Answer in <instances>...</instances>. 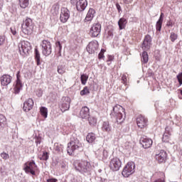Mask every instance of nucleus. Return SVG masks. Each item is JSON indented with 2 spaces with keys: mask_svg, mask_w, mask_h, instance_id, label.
Returning <instances> with one entry per match:
<instances>
[{
  "mask_svg": "<svg viewBox=\"0 0 182 182\" xmlns=\"http://www.w3.org/2000/svg\"><path fill=\"white\" fill-rule=\"evenodd\" d=\"M80 79L82 85H86L87 79H89V77H87L86 75H82Z\"/></svg>",
  "mask_w": 182,
  "mask_h": 182,
  "instance_id": "c9c22d12",
  "label": "nucleus"
},
{
  "mask_svg": "<svg viewBox=\"0 0 182 182\" xmlns=\"http://www.w3.org/2000/svg\"><path fill=\"white\" fill-rule=\"evenodd\" d=\"M2 9V6L0 4V11Z\"/></svg>",
  "mask_w": 182,
  "mask_h": 182,
  "instance_id": "bf43d9fd",
  "label": "nucleus"
},
{
  "mask_svg": "<svg viewBox=\"0 0 182 182\" xmlns=\"http://www.w3.org/2000/svg\"><path fill=\"white\" fill-rule=\"evenodd\" d=\"M11 32L12 35L16 34V28L15 27H11Z\"/></svg>",
  "mask_w": 182,
  "mask_h": 182,
  "instance_id": "de8ad7c7",
  "label": "nucleus"
},
{
  "mask_svg": "<svg viewBox=\"0 0 182 182\" xmlns=\"http://www.w3.org/2000/svg\"><path fill=\"white\" fill-rule=\"evenodd\" d=\"M40 112L41 116H43V117H44L45 119H46V117H48V108L45 107H41L40 108Z\"/></svg>",
  "mask_w": 182,
  "mask_h": 182,
  "instance_id": "c756f323",
  "label": "nucleus"
},
{
  "mask_svg": "<svg viewBox=\"0 0 182 182\" xmlns=\"http://www.w3.org/2000/svg\"><path fill=\"white\" fill-rule=\"evenodd\" d=\"M166 132H167V128H166ZM170 136H171L170 133L165 132L162 137V141H164L165 143H168V141H170Z\"/></svg>",
  "mask_w": 182,
  "mask_h": 182,
  "instance_id": "cd10ccee",
  "label": "nucleus"
},
{
  "mask_svg": "<svg viewBox=\"0 0 182 182\" xmlns=\"http://www.w3.org/2000/svg\"><path fill=\"white\" fill-rule=\"evenodd\" d=\"M111 115L114 117L118 124H122V123H123L126 119V113L124 112V109L123 107L119 105H117L113 107V111L111 113Z\"/></svg>",
  "mask_w": 182,
  "mask_h": 182,
  "instance_id": "f257e3e1",
  "label": "nucleus"
},
{
  "mask_svg": "<svg viewBox=\"0 0 182 182\" xmlns=\"http://www.w3.org/2000/svg\"><path fill=\"white\" fill-rule=\"evenodd\" d=\"M105 52H106V50H105L104 49L101 50V52L98 55L99 59H103V58H105V55L103 54L105 53Z\"/></svg>",
  "mask_w": 182,
  "mask_h": 182,
  "instance_id": "37998d69",
  "label": "nucleus"
},
{
  "mask_svg": "<svg viewBox=\"0 0 182 182\" xmlns=\"http://www.w3.org/2000/svg\"><path fill=\"white\" fill-rule=\"evenodd\" d=\"M70 17V11H69V9L65 7L61 8V12L60 16V21L63 22V23H65V22H68V19Z\"/></svg>",
  "mask_w": 182,
  "mask_h": 182,
  "instance_id": "9d476101",
  "label": "nucleus"
},
{
  "mask_svg": "<svg viewBox=\"0 0 182 182\" xmlns=\"http://www.w3.org/2000/svg\"><path fill=\"white\" fill-rule=\"evenodd\" d=\"M95 14H96L95 9H90L85 19V22H90L95 18Z\"/></svg>",
  "mask_w": 182,
  "mask_h": 182,
  "instance_id": "4be33fe9",
  "label": "nucleus"
},
{
  "mask_svg": "<svg viewBox=\"0 0 182 182\" xmlns=\"http://www.w3.org/2000/svg\"><path fill=\"white\" fill-rule=\"evenodd\" d=\"M180 90V92H181V95H182V90Z\"/></svg>",
  "mask_w": 182,
  "mask_h": 182,
  "instance_id": "052dcab7",
  "label": "nucleus"
},
{
  "mask_svg": "<svg viewBox=\"0 0 182 182\" xmlns=\"http://www.w3.org/2000/svg\"><path fill=\"white\" fill-rule=\"evenodd\" d=\"M89 108L87 107H83L80 111V117L81 119H89Z\"/></svg>",
  "mask_w": 182,
  "mask_h": 182,
  "instance_id": "412c9836",
  "label": "nucleus"
},
{
  "mask_svg": "<svg viewBox=\"0 0 182 182\" xmlns=\"http://www.w3.org/2000/svg\"><path fill=\"white\" fill-rule=\"evenodd\" d=\"M102 130L103 132H112V127H110V124L109 122H104L102 124Z\"/></svg>",
  "mask_w": 182,
  "mask_h": 182,
  "instance_id": "bb28decb",
  "label": "nucleus"
},
{
  "mask_svg": "<svg viewBox=\"0 0 182 182\" xmlns=\"http://www.w3.org/2000/svg\"><path fill=\"white\" fill-rule=\"evenodd\" d=\"M142 62L143 63H147L149 62V54H147V52L144 51L142 53Z\"/></svg>",
  "mask_w": 182,
  "mask_h": 182,
  "instance_id": "72a5a7b5",
  "label": "nucleus"
},
{
  "mask_svg": "<svg viewBox=\"0 0 182 182\" xmlns=\"http://www.w3.org/2000/svg\"><path fill=\"white\" fill-rule=\"evenodd\" d=\"M57 48H58L59 50H62V45H60V42L57 43Z\"/></svg>",
  "mask_w": 182,
  "mask_h": 182,
  "instance_id": "3c124183",
  "label": "nucleus"
},
{
  "mask_svg": "<svg viewBox=\"0 0 182 182\" xmlns=\"http://www.w3.org/2000/svg\"><path fill=\"white\" fill-rule=\"evenodd\" d=\"M49 159V154L48 152H43L42 156H40V160H44L46 161Z\"/></svg>",
  "mask_w": 182,
  "mask_h": 182,
  "instance_id": "e433bc0d",
  "label": "nucleus"
},
{
  "mask_svg": "<svg viewBox=\"0 0 182 182\" xmlns=\"http://www.w3.org/2000/svg\"><path fill=\"white\" fill-rule=\"evenodd\" d=\"M141 144L144 149H150L153 144V140L149 138H141L140 140Z\"/></svg>",
  "mask_w": 182,
  "mask_h": 182,
  "instance_id": "6ab92c4d",
  "label": "nucleus"
},
{
  "mask_svg": "<svg viewBox=\"0 0 182 182\" xmlns=\"http://www.w3.org/2000/svg\"><path fill=\"white\" fill-rule=\"evenodd\" d=\"M102 30V26L99 23L93 24L90 28V34L92 38H96L100 34Z\"/></svg>",
  "mask_w": 182,
  "mask_h": 182,
  "instance_id": "9b49d317",
  "label": "nucleus"
},
{
  "mask_svg": "<svg viewBox=\"0 0 182 182\" xmlns=\"http://www.w3.org/2000/svg\"><path fill=\"white\" fill-rule=\"evenodd\" d=\"M22 31L25 35H31L32 31L33 30V24L32 23V19L27 18L23 21L22 26Z\"/></svg>",
  "mask_w": 182,
  "mask_h": 182,
  "instance_id": "20e7f679",
  "label": "nucleus"
},
{
  "mask_svg": "<svg viewBox=\"0 0 182 182\" xmlns=\"http://www.w3.org/2000/svg\"><path fill=\"white\" fill-rule=\"evenodd\" d=\"M122 167V161L119 158H113L109 161V168L112 171H119Z\"/></svg>",
  "mask_w": 182,
  "mask_h": 182,
  "instance_id": "0eeeda50",
  "label": "nucleus"
},
{
  "mask_svg": "<svg viewBox=\"0 0 182 182\" xmlns=\"http://www.w3.org/2000/svg\"><path fill=\"white\" fill-rule=\"evenodd\" d=\"M150 46H151V36L147 35L145 36L142 43V49L143 50H149Z\"/></svg>",
  "mask_w": 182,
  "mask_h": 182,
  "instance_id": "f3484780",
  "label": "nucleus"
},
{
  "mask_svg": "<svg viewBox=\"0 0 182 182\" xmlns=\"http://www.w3.org/2000/svg\"><path fill=\"white\" fill-rule=\"evenodd\" d=\"M127 23V20H126V18H120L119 21H118V25H119V29L120 30L124 29Z\"/></svg>",
  "mask_w": 182,
  "mask_h": 182,
  "instance_id": "393cba45",
  "label": "nucleus"
},
{
  "mask_svg": "<svg viewBox=\"0 0 182 182\" xmlns=\"http://www.w3.org/2000/svg\"><path fill=\"white\" fill-rule=\"evenodd\" d=\"M33 109V100L32 98H28L23 103V112H31Z\"/></svg>",
  "mask_w": 182,
  "mask_h": 182,
  "instance_id": "2eb2a0df",
  "label": "nucleus"
},
{
  "mask_svg": "<svg viewBox=\"0 0 182 182\" xmlns=\"http://www.w3.org/2000/svg\"><path fill=\"white\" fill-rule=\"evenodd\" d=\"M36 164L35 161H32L24 164L23 170L26 173H30L32 176H35V170H36Z\"/></svg>",
  "mask_w": 182,
  "mask_h": 182,
  "instance_id": "1a4fd4ad",
  "label": "nucleus"
},
{
  "mask_svg": "<svg viewBox=\"0 0 182 182\" xmlns=\"http://www.w3.org/2000/svg\"><path fill=\"white\" fill-rule=\"evenodd\" d=\"M154 182H165V181H164V179L159 178L155 181Z\"/></svg>",
  "mask_w": 182,
  "mask_h": 182,
  "instance_id": "4d7b16f0",
  "label": "nucleus"
},
{
  "mask_svg": "<svg viewBox=\"0 0 182 182\" xmlns=\"http://www.w3.org/2000/svg\"><path fill=\"white\" fill-rule=\"evenodd\" d=\"M177 79L180 85H182V73L177 75Z\"/></svg>",
  "mask_w": 182,
  "mask_h": 182,
  "instance_id": "49530a36",
  "label": "nucleus"
},
{
  "mask_svg": "<svg viewBox=\"0 0 182 182\" xmlns=\"http://www.w3.org/2000/svg\"><path fill=\"white\" fill-rule=\"evenodd\" d=\"M155 159L158 163H164L167 159V152L164 150H161L155 155Z\"/></svg>",
  "mask_w": 182,
  "mask_h": 182,
  "instance_id": "4468645a",
  "label": "nucleus"
},
{
  "mask_svg": "<svg viewBox=\"0 0 182 182\" xmlns=\"http://www.w3.org/2000/svg\"><path fill=\"white\" fill-rule=\"evenodd\" d=\"M1 157H2L4 160H8V159H9V154L3 152L1 154Z\"/></svg>",
  "mask_w": 182,
  "mask_h": 182,
  "instance_id": "a19ab883",
  "label": "nucleus"
},
{
  "mask_svg": "<svg viewBox=\"0 0 182 182\" xmlns=\"http://www.w3.org/2000/svg\"><path fill=\"white\" fill-rule=\"evenodd\" d=\"M18 48L21 55H26L31 50V43L28 41H21L18 45Z\"/></svg>",
  "mask_w": 182,
  "mask_h": 182,
  "instance_id": "423d86ee",
  "label": "nucleus"
},
{
  "mask_svg": "<svg viewBox=\"0 0 182 182\" xmlns=\"http://www.w3.org/2000/svg\"><path fill=\"white\" fill-rule=\"evenodd\" d=\"M90 92L89 91V88L87 87H85L80 92L81 96H85V95H89Z\"/></svg>",
  "mask_w": 182,
  "mask_h": 182,
  "instance_id": "58836bf2",
  "label": "nucleus"
},
{
  "mask_svg": "<svg viewBox=\"0 0 182 182\" xmlns=\"http://www.w3.org/2000/svg\"><path fill=\"white\" fill-rule=\"evenodd\" d=\"M88 122L90 124V126H95L97 123V119L95 117H90L88 118Z\"/></svg>",
  "mask_w": 182,
  "mask_h": 182,
  "instance_id": "f704fd0d",
  "label": "nucleus"
},
{
  "mask_svg": "<svg viewBox=\"0 0 182 182\" xmlns=\"http://www.w3.org/2000/svg\"><path fill=\"white\" fill-rule=\"evenodd\" d=\"M178 38L177 34L174 33H171V36H170V39L171 41V42H174Z\"/></svg>",
  "mask_w": 182,
  "mask_h": 182,
  "instance_id": "ea45409f",
  "label": "nucleus"
},
{
  "mask_svg": "<svg viewBox=\"0 0 182 182\" xmlns=\"http://www.w3.org/2000/svg\"><path fill=\"white\" fill-rule=\"evenodd\" d=\"M80 149H82V144H80L79 140L76 139L68 143L67 151L69 156H72L73 153H75L76 151H79Z\"/></svg>",
  "mask_w": 182,
  "mask_h": 182,
  "instance_id": "7ed1b4c3",
  "label": "nucleus"
},
{
  "mask_svg": "<svg viewBox=\"0 0 182 182\" xmlns=\"http://www.w3.org/2000/svg\"><path fill=\"white\" fill-rule=\"evenodd\" d=\"M114 59V57L113 55H108V60L107 62H112Z\"/></svg>",
  "mask_w": 182,
  "mask_h": 182,
  "instance_id": "09e8293b",
  "label": "nucleus"
},
{
  "mask_svg": "<svg viewBox=\"0 0 182 182\" xmlns=\"http://www.w3.org/2000/svg\"><path fill=\"white\" fill-rule=\"evenodd\" d=\"M124 1L125 4H132V1L133 0H124Z\"/></svg>",
  "mask_w": 182,
  "mask_h": 182,
  "instance_id": "6e6d98bb",
  "label": "nucleus"
},
{
  "mask_svg": "<svg viewBox=\"0 0 182 182\" xmlns=\"http://www.w3.org/2000/svg\"><path fill=\"white\" fill-rule=\"evenodd\" d=\"M6 117L2 114H0V127H4V126H6Z\"/></svg>",
  "mask_w": 182,
  "mask_h": 182,
  "instance_id": "2f4dec72",
  "label": "nucleus"
},
{
  "mask_svg": "<svg viewBox=\"0 0 182 182\" xmlns=\"http://www.w3.org/2000/svg\"><path fill=\"white\" fill-rule=\"evenodd\" d=\"M166 26L173 27V21H171V20L168 21L166 23Z\"/></svg>",
  "mask_w": 182,
  "mask_h": 182,
  "instance_id": "864d4df0",
  "label": "nucleus"
},
{
  "mask_svg": "<svg viewBox=\"0 0 182 182\" xmlns=\"http://www.w3.org/2000/svg\"><path fill=\"white\" fill-rule=\"evenodd\" d=\"M163 18H164V14L161 13L159 17V21H161L163 22Z\"/></svg>",
  "mask_w": 182,
  "mask_h": 182,
  "instance_id": "5fc2aeb1",
  "label": "nucleus"
},
{
  "mask_svg": "<svg viewBox=\"0 0 182 182\" xmlns=\"http://www.w3.org/2000/svg\"><path fill=\"white\" fill-rule=\"evenodd\" d=\"M86 140L88 143H93L96 140V135L94 133H89L87 135Z\"/></svg>",
  "mask_w": 182,
  "mask_h": 182,
  "instance_id": "a878e982",
  "label": "nucleus"
},
{
  "mask_svg": "<svg viewBox=\"0 0 182 182\" xmlns=\"http://www.w3.org/2000/svg\"><path fill=\"white\" fill-rule=\"evenodd\" d=\"M50 13L54 16H56V15H59V4H55L52 6Z\"/></svg>",
  "mask_w": 182,
  "mask_h": 182,
  "instance_id": "b1692460",
  "label": "nucleus"
},
{
  "mask_svg": "<svg viewBox=\"0 0 182 182\" xmlns=\"http://www.w3.org/2000/svg\"><path fill=\"white\" fill-rule=\"evenodd\" d=\"M162 25H163V21L158 20L156 24V31H159L160 32V31H161Z\"/></svg>",
  "mask_w": 182,
  "mask_h": 182,
  "instance_id": "4c0bfd02",
  "label": "nucleus"
},
{
  "mask_svg": "<svg viewBox=\"0 0 182 182\" xmlns=\"http://www.w3.org/2000/svg\"><path fill=\"white\" fill-rule=\"evenodd\" d=\"M70 107V99L69 97H63V102L60 106V110L64 112Z\"/></svg>",
  "mask_w": 182,
  "mask_h": 182,
  "instance_id": "ddd939ff",
  "label": "nucleus"
},
{
  "mask_svg": "<svg viewBox=\"0 0 182 182\" xmlns=\"http://www.w3.org/2000/svg\"><path fill=\"white\" fill-rule=\"evenodd\" d=\"M136 124L140 129H144L147 126V118L144 117L143 115H139L136 118Z\"/></svg>",
  "mask_w": 182,
  "mask_h": 182,
  "instance_id": "dca6fc26",
  "label": "nucleus"
},
{
  "mask_svg": "<svg viewBox=\"0 0 182 182\" xmlns=\"http://www.w3.org/2000/svg\"><path fill=\"white\" fill-rule=\"evenodd\" d=\"M19 5L21 8L25 9V8H28V6H29V0H19Z\"/></svg>",
  "mask_w": 182,
  "mask_h": 182,
  "instance_id": "c85d7f7f",
  "label": "nucleus"
},
{
  "mask_svg": "<svg viewBox=\"0 0 182 182\" xmlns=\"http://www.w3.org/2000/svg\"><path fill=\"white\" fill-rule=\"evenodd\" d=\"M12 82V77L9 75H4L1 77V84L2 86H8Z\"/></svg>",
  "mask_w": 182,
  "mask_h": 182,
  "instance_id": "aec40b11",
  "label": "nucleus"
},
{
  "mask_svg": "<svg viewBox=\"0 0 182 182\" xmlns=\"http://www.w3.org/2000/svg\"><path fill=\"white\" fill-rule=\"evenodd\" d=\"M47 182H58V179L56 178H50L47 180Z\"/></svg>",
  "mask_w": 182,
  "mask_h": 182,
  "instance_id": "8fccbe9b",
  "label": "nucleus"
},
{
  "mask_svg": "<svg viewBox=\"0 0 182 182\" xmlns=\"http://www.w3.org/2000/svg\"><path fill=\"white\" fill-rule=\"evenodd\" d=\"M99 49V43L96 41H93L89 43L87 47V50L88 53H95Z\"/></svg>",
  "mask_w": 182,
  "mask_h": 182,
  "instance_id": "f8f14e48",
  "label": "nucleus"
},
{
  "mask_svg": "<svg viewBox=\"0 0 182 182\" xmlns=\"http://www.w3.org/2000/svg\"><path fill=\"white\" fill-rule=\"evenodd\" d=\"M134 168H136V165L134 162H128L123 168L122 176L127 178L132 176L134 173Z\"/></svg>",
  "mask_w": 182,
  "mask_h": 182,
  "instance_id": "39448f33",
  "label": "nucleus"
},
{
  "mask_svg": "<svg viewBox=\"0 0 182 182\" xmlns=\"http://www.w3.org/2000/svg\"><path fill=\"white\" fill-rule=\"evenodd\" d=\"M127 76H128L127 74H125V75H122V80L124 85H127Z\"/></svg>",
  "mask_w": 182,
  "mask_h": 182,
  "instance_id": "79ce46f5",
  "label": "nucleus"
},
{
  "mask_svg": "<svg viewBox=\"0 0 182 182\" xmlns=\"http://www.w3.org/2000/svg\"><path fill=\"white\" fill-rule=\"evenodd\" d=\"M72 5H77L78 1L77 0H70Z\"/></svg>",
  "mask_w": 182,
  "mask_h": 182,
  "instance_id": "603ef678",
  "label": "nucleus"
},
{
  "mask_svg": "<svg viewBox=\"0 0 182 182\" xmlns=\"http://www.w3.org/2000/svg\"><path fill=\"white\" fill-rule=\"evenodd\" d=\"M103 153H104V154H105V153H107V152H105V151H104Z\"/></svg>",
  "mask_w": 182,
  "mask_h": 182,
  "instance_id": "680f3d73",
  "label": "nucleus"
},
{
  "mask_svg": "<svg viewBox=\"0 0 182 182\" xmlns=\"http://www.w3.org/2000/svg\"><path fill=\"white\" fill-rule=\"evenodd\" d=\"M41 46L43 55L45 56H49V55L52 53V46H50V42L44 40L42 42Z\"/></svg>",
  "mask_w": 182,
  "mask_h": 182,
  "instance_id": "6e6552de",
  "label": "nucleus"
},
{
  "mask_svg": "<svg viewBox=\"0 0 182 182\" xmlns=\"http://www.w3.org/2000/svg\"><path fill=\"white\" fill-rule=\"evenodd\" d=\"M54 147L57 151H60V150H62V146H60L59 144H55Z\"/></svg>",
  "mask_w": 182,
  "mask_h": 182,
  "instance_id": "a18cd8bd",
  "label": "nucleus"
},
{
  "mask_svg": "<svg viewBox=\"0 0 182 182\" xmlns=\"http://www.w3.org/2000/svg\"><path fill=\"white\" fill-rule=\"evenodd\" d=\"M35 59L37 62V65L39 66L41 65V54H39V51L38 49H35Z\"/></svg>",
  "mask_w": 182,
  "mask_h": 182,
  "instance_id": "7c9ffc66",
  "label": "nucleus"
},
{
  "mask_svg": "<svg viewBox=\"0 0 182 182\" xmlns=\"http://www.w3.org/2000/svg\"><path fill=\"white\" fill-rule=\"evenodd\" d=\"M5 43V36H0V46H2Z\"/></svg>",
  "mask_w": 182,
  "mask_h": 182,
  "instance_id": "c03bdc74",
  "label": "nucleus"
},
{
  "mask_svg": "<svg viewBox=\"0 0 182 182\" xmlns=\"http://www.w3.org/2000/svg\"><path fill=\"white\" fill-rule=\"evenodd\" d=\"M74 167L77 171L87 173V171H90L92 165H90V162L87 161H75L74 162Z\"/></svg>",
  "mask_w": 182,
  "mask_h": 182,
  "instance_id": "f03ea898",
  "label": "nucleus"
},
{
  "mask_svg": "<svg viewBox=\"0 0 182 182\" xmlns=\"http://www.w3.org/2000/svg\"><path fill=\"white\" fill-rule=\"evenodd\" d=\"M116 6H117V9H118L119 12H120L121 7L119 5V4H117Z\"/></svg>",
  "mask_w": 182,
  "mask_h": 182,
  "instance_id": "13d9d810",
  "label": "nucleus"
},
{
  "mask_svg": "<svg viewBox=\"0 0 182 182\" xmlns=\"http://www.w3.org/2000/svg\"><path fill=\"white\" fill-rule=\"evenodd\" d=\"M65 72H66V68L65 67V65H61L58 66V73H59L60 75H63Z\"/></svg>",
  "mask_w": 182,
  "mask_h": 182,
  "instance_id": "473e14b6",
  "label": "nucleus"
},
{
  "mask_svg": "<svg viewBox=\"0 0 182 182\" xmlns=\"http://www.w3.org/2000/svg\"><path fill=\"white\" fill-rule=\"evenodd\" d=\"M87 6V0H78L76 4L77 10L83 12Z\"/></svg>",
  "mask_w": 182,
  "mask_h": 182,
  "instance_id": "a211bd4d",
  "label": "nucleus"
},
{
  "mask_svg": "<svg viewBox=\"0 0 182 182\" xmlns=\"http://www.w3.org/2000/svg\"><path fill=\"white\" fill-rule=\"evenodd\" d=\"M21 90H22V82L19 79V75H17V80H16V86L14 87V92L15 93H19Z\"/></svg>",
  "mask_w": 182,
  "mask_h": 182,
  "instance_id": "5701e85b",
  "label": "nucleus"
}]
</instances>
